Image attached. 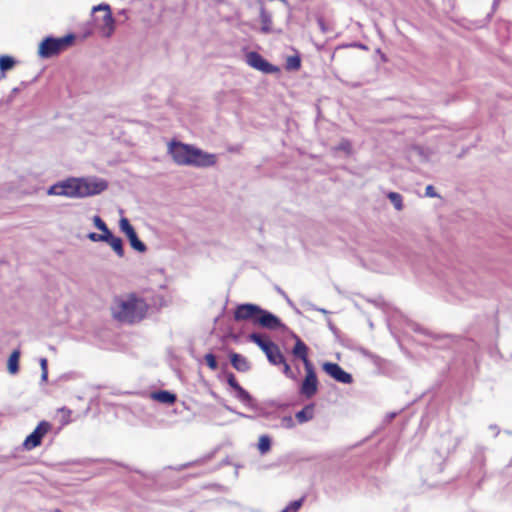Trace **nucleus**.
Listing matches in <instances>:
<instances>
[{"label":"nucleus","mask_w":512,"mask_h":512,"mask_svg":"<svg viewBox=\"0 0 512 512\" xmlns=\"http://www.w3.org/2000/svg\"><path fill=\"white\" fill-rule=\"evenodd\" d=\"M108 188L104 179L96 177H71L52 185L48 194L69 198H84L102 193Z\"/></svg>","instance_id":"1"},{"label":"nucleus","mask_w":512,"mask_h":512,"mask_svg":"<svg viewBox=\"0 0 512 512\" xmlns=\"http://www.w3.org/2000/svg\"><path fill=\"white\" fill-rule=\"evenodd\" d=\"M168 152L173 161L180 166L207 168L217 163V156L215 154L207 153L179 141H171L168 145Z\"/></svg>","instance_id":"2"},{"label":"nucleus","mask_w":512,"mask_h":512,"mask_svg":"<svg viewBox=\"0 0 512 512\" xmlns=\"http://www.w3.org/2000/svg\"><path fill=\"white\" fill-rule=\"evenodd\" d=\"M148 309L149 305L143 298L130 293L126 297L115 299L111 313L117 321L133 324L144 319Z\"/></svg>","instance_id":"3"},{"label":"nucleus","mask_w":512,"mask_h":512,"mask_svg":"<svg viewBox=\"0 0 512 512\" xmlns=\"http://www.w3.org/2000/svg\"><path fill=\"white\" fill-rule=\"evenodd\" d=\"M248 339L259 346V348L265 353L268 361L272 365H282L283 373L289 378H294V374L291 370L290 365L286 362L284 355L280 348L275 344L268 336H264L258 333H251Z\"/></svg>","instance_id":"4"},{"label":"nucleus","mask_w":512,"mask_h":512,"mask_svg":"<svg viewBox=\"0 0 512 512\" xmlns=\"http://www.w3.org/2000/svg\"><path fill=\"white\" fill-rule=\"evenodd\" d=\"M74 35L69 34L61 38L46 37L38 47L41 58H51L67 49L74 42Z\"/></svg>","instance_id":"5"},{"label":"nucleus","mask_w":512,"mask_h":512,"mask_svg":"<svg viewBox=\"0 0 512 512\" xmlns=\"http://www.w3.org/2000/svg\"><path fill=\"white\" fill-rule=\"evenodd\" d=\"M94 12H103L101 18H96V25L104 37H110L115 30V20L108 4H99L93 8Z\"/></svg>","instance_id":"6"},{"label":"nucleus","mask_w":512,"mask_h":512,"mask_svg":"<svg viewBox=\"0 0 512 512\" xmlns=\"http://www.w3.org/2000/svg\"><path fill=\"white\" fill-rule=\"evenodd\" d=\"M52 429L51 423L48 421H40L34 431L28 435L24 442L23 447L26 450H32L41 445L43 437L48 434Z\"/></svg>","instance_id":"7"},{"label":"nucleus","mask_w":512,"mask_h":512,"mask_svg":"<svg viewBox=\"0 0 512 512\" xmlns=\"http://www.w3.org/2000/svg\"><path fill=\"white\" fill-rule=\"evenodd\" d=\"M246 63L254 68L255 70L261 71L264 74H275L280 72L277 66L269 63L265 58L262 57L258 52L251 51L245 56Z\"/></svg>","instance_id":"8"},{"label":"nucleus","mask_w":512,"mask_h":512,"mask_svg":"<svg viewBox=\"0 0 512 512\" xmlns=\"http://www.w3.org/2000/svg\"><path fill=\"white\" fill-rule=\"evenodd\" d=\"M260 312H262V308L258 305L251 303L241 304L234 311V319L236 321L250 320L256 324V319Z\"/></svg>","instance_id":"9"},{"label":"nucleus","mask_w":512,"mask_h":512,"mask_svg":"<svg viewBox=\"0 0 512 512\" xmlns=\"http://www.w3.org/2000/svg\"><path fill=\"white\" fill-rule=\"evenodd\" d=\"M119 226L121 231L127 236L130 245L132 246L133 249L139 252L146 251L145 244L138 238L136 231L134 230L133 226L130 224L127 218H121Z\"/></svg>","instance_id":"10"},{"label":"nucleus","mask_w":512,"mask_h":512,"mask_svg":"<svg viewBox=\"0 0 512 512\" xmlns=\"http://www.w3.org/2000/svg\"><path fill=\"white\" fill-rule=\"evenodd\" d=\"M306 375L300 387V393L306 398L313 397L318 390V379L313 366L305 368Z\"/></svg>","instance_id":"11"},{"label":"nucleus","mask_w":512,"mask_h":512,"mask_svg":"<svg viewBox=\"0 0 512 512\" xmlns=\"http://www.w3.org/2000/svg\"><path fill=\"white\" fill-rule=\"evenodd\" d=\"M323 370L333 379L340 383L350 384L353 381L352 375L344 371L337 363L326 362L323 364Z\"/></svg>","instance_id":"12"},{"label":"nucleus","mask_w":512,"mask_h":512,"mask_svg":"<svg viewBox=\"0 0 512 512\" xmlns=\"http://www.w3.org/2000/svg\"><path fill=\"white\" fill-rule=\"evenodd\" d=\"M256 325L270 330H276L279 329L282 324L277 316L267 310L262 309V312L259 313L256 319Z\"/></svg>","instance_id":"13"},{"label":"nucleus","mask_w":512,"mask_h":512,"mask_svg":"<svg viewBox=\"0 0 512 512\" xmlns=\"http://www.w3.org/2000/svg\"><path fill=\"white\" fill-rule=\"evenodd\" d=\"M295 338L296 342L292 350L293 355L303 361L305 368L313 366L311 361L308 359L307 345L298 336H295Z\"/></svg>","instance_id":"14"},{"label":"nucleus","mask_w":512,"mask_h":512,"mask_svg":"<svg viewBox=\"0 0 512 512\" xmlns=\"http://www.w3.org/2000/svg\"><path fill=\"white\" fill-rule=\"evenodd\" d=\"M230 362L233 368H235L239 372H246L250 369V364L247 359L235 352L230 354Z\"/></svg>","instance_id":"15"},{"label":"nucleus","mask_w":512,"mask_h":512,"mask_svg":"<svg viewBox=\"0 0 512 512\" xmlns=\"http://www.w3.org/2000/svg\"><path fill=\"white\" fill-rule=\"evenodd\" d=\"M259 18L261 22V31L265 34L270 33L272 30V17L263 5L260 8Z\"/></svg>","instance_id":"16"},{"label":"nucleus","mask_w":512,"mask_h":512,"mask_svg":"<svg viewBox=\"0 0 512 512\" xmlns=\"http://www.w3.org/2000/svg\"><path fill=\"white\" fill-rule=\"evenodd\" d=\"M151 397L152 399L165 404H174L177 400L175 394L166 390L154 392L152 393Z\"/></svg>","instance_id":"17"},{"label":"nucleus","mask_w":512,"mask_h":512,"mask_svg":"<svg viewBox=\"0 0 512 512\" xmlns=\"http://www.w3.org/2000/svg\"><path fill=\"white\" fill-rule=\"evenodd\" d=\"M314 404L306 405L301 411L297 412L295 417L299 423H305L314 417Z\"/></svg>","instance_id":"18"},{"label":"nucleus","mask_w":512,"mask_h":512,"mask_svg":"<svg viewBox=\"0 0 512 512\" xmlns=\"http://www.w3.org/2000/svg\"><path fill=\"white\" fill-rule=\"evenodd\" d=\"M19 358L20 352L18 350H14L9 356L7 368L11 374H16L19 371Z\"/></svg>","instance_id":"19"},{"label":"nucleus","mask_w":512,"mask_h":512,"mask_svg":"<svg viewBox=\"0 0 512 512\" xmlns=\"http://www.w3.org/2000/svg\"><path fill=\"white\" fill-rule=\"evenodd\" d=\"M106 242L111 246V248L119 257L124 256L123 242L121 238L116 236L110 237V239Z\"/></svg>","instance_id":"20"},{"label":"nucleus","mask_w":512,"mask_h":512,"mask_svg":"<svg viewBox=\"0 0 512 512\" xmlns=\"http://www.w3.org/2000/svg\"><path fill=\"white\" fill-rule=\"evenodd\" d=\"M285 68L288 71H297L301 68V58L298 55L287 57Z\"/></svg>","instance_id":"21"},{"label":"nucleus","mask_w":512,"mask_h":512,"mask_svg":"<svg viewBox=\"0 0 512 512\" xmlns=\"http://www.w3.org/2000/svg\"><path fill=\"white\" fill-rule=\"evenodd\" d=\"M271 449V439L268 435H261L258 441V450L261 454H266Z\"/></svg>","instance_id":"22"},{"label":"nucleus","mask_w":512,"mask_h":512,"mask_svg":"<svg viewBox=\"0 0 512 512\" xmlns=\"http://www.w3.org/2000/svg\"><path fill=\"white\" fill-rule=\"evenodd\" d=\"M388 199L393 204L396 210L401 211L403 209L402 196L397 192H389L387 194Z\"/></svg>","instance_id":"23"},{"label":"nucleus","mask_w":512,"mask_h":512,"mask_svg":"<svg viewBox=\"0 0 512 512\" xmlns=\"http://www.w3.org/2000/svg\"><path fill=\"white\" fill-rule=\"evenodd\" d=\"M15 60L8 56V55H2L0 56V70L4 73L7 70H10L14 67Z\"/></svg>","instance_id":"24"},{"label":"nucleus","mask_w":512,"mask_h":512,"mask_svg":"<svg viewBox=\"0 0 512 512\" xmlns=\"http://www.w3.org/2000/svg\"><path fill=\"white\" fill-rule=\"evenodd\" d=\"M205 359V362L207 364V366L211 369V370H216L218 368V363H217V360H216V357L214 354L212 353H208L205 355L204 357Z\"/></svg>","instance_id":"25"},{"label":"nucleus","mask_w":512,"mask_h":512,"mask_svg":"<svg viewBox=\"0 0 512 512\" xmlns=\"http://www.w3.org/2000/svg\"><path fill=\"white\" fill-rule=\"evenodd\" d=\"M303 504V498L299 500H295L291 502L285 509H283L281 512H297Z\"/></svg>","instance_id":"26"},{"label":"nucleus","mask_w":512,"mask_h":512,"mask_svg":"<svg viewBox=\"0 0 512 512\" xmlns=\"http://www.w3.org/2000/svg\"><path fill=\"white\" fill-rule=\"evenodd\" d=\"M338 150H342V151H345L347 153H351L352 151V145H351V142L349 140H342L338 147H337Z\"/></svg>","instance_id":"27"},{"label":"nucleus","mask_w":512,"mask_h":512,"mask_svg":"<svg viewBox=\"0 0 512 512\" xmlns=\"http://www.w3.org/2000/svg\"><path fill=\"white\" fill-rule=\"evenodd\" d=\"M93 223L97 229L100 231L106 230V223L100 218V216H94Z\"/></svg>","instance_id":"28"},{"label":"nucleus","mask_w":512,"mask_h":512,"mask_svg":"<svg viewBox=\"0 0 512 512\" xmlns=\"http://www.w3.org/2000/svg\"><path fill=\"white\" fill-rule=\"evenodd\" d=\"M227 382H228V384L230 385V387H231V388H233L235 391H236V390L241 386V385L237 382V380H236V378H235L234 374H232V373H230V374L228 375V377H227Z\"/></svg>","instance_id":"29"},{"label":"nucleus","mask_w":512,"mask_h":512,"mask_svg":"<svg viewBox=\"0 0 512 512\" xmlns=\"http://www.w3.org/2000/svg\"><path fill=\"white\" fill-rule=\"evenodd\" d=\"M237 394H238V397L243 400V401H247L250 399V395L249 393L242 387L240 386L237 390H236Z\"/></svg>","instance_id":"30"},{"label":"nucleus","mask_w":512,"mask_h":512,"mask_svg":"<svg viewBox=\"0 0 512 512\" xmlns=\"http://www.w3.org/2000/svg\"><path fill=\"white\" fill-rule=\"evenodd\" d=\"M88 238L93 242H100L102 239H106L104 236H101L98 233L91 232L88 234Z\"/></svg>","instance_id":"31"},{"label":"nucleus","mask_w":512,"mask_h":512,"mask_svg":"<svg viewBox=\"0 0 512 512\" xmlns=\"http://www.w3.org/2000/svg\"><path fill=\"white\" fill-rule=\"evenodd\" d=\"M425 194L426 196H429V197H436L437 196V193L435 192V189L432 185H428L425 189Z\"/></svg>","instance_id":"32"},{"label":"nucleus","mask_w":512,"mask_h":512,"mask_svg":"<svg viewBox=\"0 0 512 512\" xmlns=\"http://www.w3.org/2000/svg\"><path fill=\"white\" fill-rule=\"evenodd\" d=\"M102 234H100L101 236H104L106 239H102V242H106L110 239V237H114V235L111 233V231L108 229V227L106 226V230H102Z\"/></svg>","instance_id":"33"},{"label":"nucleus","mask_w":512,"mask_h":512,"mask_svg":"<svg viewBox=\"0 0 512 512\" xmlns=\"http://www.w3.org/2000/svg\"><path fill=\"white\" fill-rule=\"evenodd\" d=\"M40 364H41L42 372L43 371H48L47 359L42 358L41 361H40Z\"/></svg>","instance_id":"34"},{"label":"nucleus","mask_w":512,"mask_h":512,"mask_svg":"<svg viewBox=\"0 0 512 512\" xmlns=\"http://www.w3.org/2000/svg\"><path fill=\"white\" fill-rule=\"evenodd\" d=\"M47 377H48V371H43V372H42V379H43V380H46V379H47Z\"/></svg>","instance_id":"35"}]
</instances>
